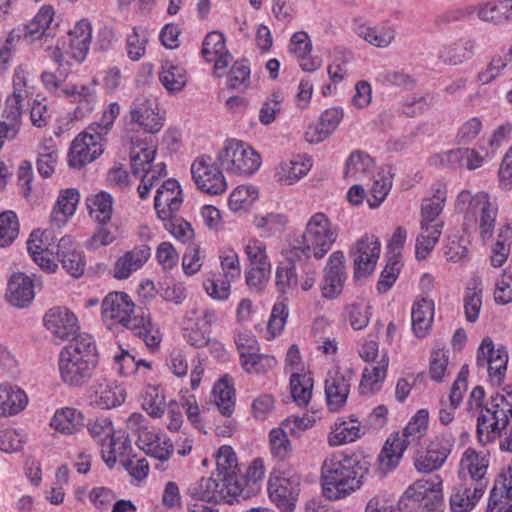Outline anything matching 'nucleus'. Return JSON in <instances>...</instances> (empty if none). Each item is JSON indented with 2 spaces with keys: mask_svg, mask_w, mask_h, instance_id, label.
I'll use <instances>...</instances> for the list:
<instances>
[{
  "mask_svg": "<svg viewBox=\"0 0 512 512\" xmlns=\"http://www.w3.org/2000/svg\"><path fill=\"white\" fill-rule=\"evenodd\" d=\"M380 255V242L374 235L365 234L351 250L354 265V278L368 277L375 269Z\"/></svg>",
  "mask_w": 512,
  "mask_h": 512,
  "instance_id": "15",
  "label": "nucleus"
},
{
  "mask_svg": "<svg viewBox=\"0 0 512 512\" xmlns=\"http://www.w3.org/2000/svg\"><path fill=\"white\" fill-rule=\"evenodd\" d=\"M311 50L312 43L306 32L298 31L292 35L289 51L298 59L300 67L306 72L316 71L322 64L320 59L308 57Z\"/></svg>",
  "mask_w": 512,
  "mask_h": 512,
  "instance_id": "28",
  "label": "nucleus"
},
{
  "mask_svg": "<svg viewBox=\"0 0 512 512\" xmlns=\"http://www.w3.org/2000/svg\"><path fill=\"white\" fill-rule=\"evenodd\" d=\"M258 198V193L254 187L238 186L230 194L228 206L233 212L247 210Z\"/></svg>",
  "mask_w": 512,
  "mask_h": 512,
  "instance_id": "62",
  "label": "nucleus"
},
{
  "mask_svg": "<svg viewBox=\"0 0 512 512\" xmlns=\"http://www.w3.org/2000/svg\"><path fill=\"white\" fill-rule=\"evenodd\" d=\"M429 422V412L427 409H420L411 418L400 438V442H403L407 448L409 445H418L422 437L426 434Z\"/></svg>",
  "mask_w": 512,
  "mask_h": 512,
  "instance_id": "43",
  "label": "nucleus"
},
{
  "mask_svg": "<svg viewBox=\"0 0 512 512\" xmlns=\"http://www.w3.org/2000/svg\"><path fill=\"white\" fill-rule=\"evenodd\" d=\"M44 326L53 337L59 341H67L77 338L79 330L78 319L75 314L66 307L50 308L43 317Z\"/></svg>",
  "mask_w": 512,
  "mask_h": 512,
  "instance_id": "18",
  "label": "nucleus"
},
{
  "mask_svg": "<svg viewBox=\"0 0 512 512\" xmlns=\"http://www.w3.org/2000/svg\"><path fill=\"white\" fill-rule=\"evenodd\" d=\"M50 426L61 434L72 435L84 426V418L77 409L65 407L55 412Z\"/></svg>",
  "mask_w": 512,
  "mask_h": 512,
  "instance_id": "36",
  "label": "nucleus"
},
{
  "mask_svg": "<svg viewBox=\"0 0 512 512\" xmlns=\"http://www.w3.org/2000/svg\"><path fill=\"white\" fill-rule=\"evenodd\" d=\"M217 477L220 480L239 485L243 491L247 484V479L242 475L237 463V456L230 446H221L216 456Z\"/></svg>",
  "mask_w": 512,
  "mask_h": 512,
  "instance_id": "24",
  "label": "nucleus"
},
{
  "mask_svg": "<svg viewBox=\"0 0 512 512\" xmlns=\"http://www.w3.org/2000/svg\"><path fill=\"white\" fill-rule=\"evenodd\" d=\"M56 255L65 271L74 278L83 275L85 270V256L77 249L68 236L62 237L57 245Z\"/></svg>",
  "mask_w": 512,
  "mask_h": 512,
  "instance_id": "25",
  "label": "nucleus"
},
{
  "mask_svg": "<svg viewBox=\"0 0 512 512\" xmlns=\"http://www.w3.org/2000/svg\"><path fill=\"white\" fill-rule=\"evenodd\" d=\"M300 493V476L292 472H283L280 476L270 477L268 494L273 503L284 512L294 510Z\"/></svg>",
  "mask_w": 512,
  "mask_h": 512,
  "instance_id": "11",
  "label": "nucleus"
},
{
  "mask_svg": "<svg viewBox=\"0 0 512 512\" xmlns=\"http://www.w3.org/2000/svg\"><path fill=\"white\" fill-rule=\"evenodd\" d=\"M98 365V352L90 334H78L75 341L59 353L58 370L60 379L69 387H82L93 376Z\"/></svg>",
  "mask_w": 512,
  "mask_h": 512,
  "instance_id": "3",
  "label": "nucleus"
},
{
  "mask_svg": "<svg viewBox=\"0 0 512 512\" xmlns=\"http://www.w3.org/2000/svg\"><path fill=\"white\" fill-rule=\"evenodd\" d=\"M432 191V197L423 199L421 204V229L433 227L435 223H438L437 217L442 212L447 198V190L444 185L437 184L432 187Z\"/></svg>",
  "mask_w": 512,
  "mask_h": 512,
  "instance_id": "31",
  "label": "nucleus"
},
{
  "mask_svg": "<svg viewBox=\"0 0 512 512\" xmlns=\"http://www.w3.org/2000/svg\"><path fill=\"white\" fill-rule=\"evenodd\" d=\"M474 13L480 20L496 25L512 20V0H490L479 3L476 6H467L451 11L447 17L457 21L470 17Z\"/></svg>",
  "mask_w": 512,
  "mask_h": 512,
  "instance_id": "8",
  "label": "nucleus"
},
{
  "mask_svg": "<svg viewBox=\"0 0 512 512\" xmlns=\"http://www.w3.org/2000/svg\"><path fill=\"white\" fill-rule=\"evenodd\" d=\"M19 223L13 211H5L0 214V247H7L17 238Z\"/></svg>",
  "mask_w": 512,
  "mask_h": 512,
  "instance_id": "64",
  "label": "nucleus"
},
{
  "mask_svg": "<svg viewBox=\"0 0 512 512\" xmlns=\"http://www.w3.org/2000/svg\"><path fill=\"white\" fill-rule=\"evenodd\" d=\"M361 427L357 420H338L331 427L327 442L330 447H337L360 438Z\"/></svg>",
  "mask_w": 512,
  "mask_h": 512,
  "instance_id": "39",
  "label": "nucleus"
},
{
  "mask_svg": "<svg viewBox=\"0 0 512 512\" xmlns=\"http://www.w3.org/2000/svg\"><path fill=\"white\" fill-rule=\"evenodd\" d=\"M137 446L143 450L146 455L159 461L155 468L165 471V463L171 458L174 452V445L170 438L160 435L155 430L143 431L136 440Z\"/></svg>",
  "mask_w": 512,
  "mask_h": 512,
  "instance_id": "20",
  "label": "nucleus"
},
{
  "mask_svg": "<svg viewBox=\"0 0 512 512\" xmlns=\"http://www.w3.org/2000/svg\"><path fill=\"white\" fill-rule=\"evenodd\" d=\"M216 406L223 416L229 417L234 412L235 391L226 379H220L213 387Z\"/></svg>",
  "mask_w": 512,
  "mask_h": 512,
  "instance_id": "52",
  "label": "nucleus"
},
{
  "mask_svg": "<svg viewBox=\"0 0 512 512\" xmlns=\"http://www.w3.org/2000/svg\"><path fill=\"white\" fill-rule=\"evenodd\" d=\"M343 118L341 108L332 107L326 109L320 116L315 127H310L305 133V138L310 143H319L331 135L340 124Z\"/></svg>",
  "mask_w": 512,
  "mask_h": 512,
  "instance_id": "30",
  "label": "nucleus"
},
{
  "mask_svg": "<svg viewBox=\"0 0 512 512\" xmlns=\"http://www.w3.org/2000/svg\"><path fill=\"white\" fill-rule=\"evenodd\" d=\"M217 161L228 173L245 176L254 174L261 165L260 155L251 146L235 139L225 142Z\"/></svg>",
  "mask_w": 512,
  "mask_h": 512,
  "instance_id": "6",
  "label": "nucleus"
},
{
  "mask_svg": "<svg viewBox=\"0 0 512 512\" xmlns=\"http://www.w3.org/2000/svg\"><path fill=\"white\" fill-rule=\"evenodd\" d=\"M405 449L403 442H400L399 435L388 438L377 458L379 472L385 475L396 468Z\"/></svg>",
  "mask_w": 512,
  "mask_h": 512,
  "instance_id": "41",
  "label": "nucleus"
},
{
  "mask_svg": "<svg viewBox=\"0 0 512 512\" xmlns=\"http://www.w3.org/2000/svg\"><path fill=\"white\" fill-rule=\"evenodd\" d=\"M283 427L274 428L269 433L270 452L274 458L280 461L287 460L293 451L290 439Z\"/></svg>",
  "mask_w": 512,
  "mask_h": 512,
  "instance_id": "55",
  "label": "nucleus"
},
{
  "mask_svg": "<svg viewBox=\"0 0 512 512\" xmlns=\"http://www.w3.org/2000/svg\"><path fill=\"white\" fill-rule=\"evenodd\" d=\"M102 320L109 329L120 325L141 338L150 349L157 348L162 341L159 327L152 322L148 309L135 307L125 292H110L101 305Z\"/></svg>",
  "mask_w": 512,
  "mask_h": 512,
  "instance_id": "1",
  "label": "nucleus"
},
{
  "mask_svg": "<svg viewBox=\"0 0 512 512\" xmlns=\"http://www.w3.org/2000/svg\"><path fill=\"white\" fill-rule=\"evenodd\" d=\"M183 203L180 184L175 179H168L157 189L154 208L159 219H170L177 214Z\"/></svg>",
  "mask_w": 512,
  "mask_h": 512,
  "instance_id": "22",
  "label": "nucleus"
},
{
  "mask_svg": "<svg viewBox=\"0 0 512 512\" xmlns=\"http://www.w3.org/2000/svg\"><path fill=\"white\" fill-rule=\"evenodd\" d=\"M164 228L178 241L189 244L194 238V230L191 224L177 214H172L170 219H160Z\"/></svg>",
  "mask_w": 512,
  "mask_h": 512,
  "instance_id": "58",
  "label": "nucleus"
},
{
  "mask_svg": "<svg viewBox=\"0 0 512 512\" xmlns=\"http://www.w3.org/2000/svg\"><path fill=\"white\" fill-rule=\"evenodd\" d=\"M369 467L367 457L357 453L327 458L321 467L324 496L329 500H337L359 489Z\"/></svg>",
  "mask_w": 512,
  "mask_h": 512,
  "instance_id": "2",
  "label": "nucleus"
},
{
  "mask_svg": "<svg viewBox=\"0 0 512 512\" xmlns=\"http://www.w3.org/2000/svg\"><path fill=\"white\" fill-rule=\"evenodd\" d=\"M309 157L298 155L295 158L280 163L275 177L283 185H292L304 177L311 169Z\"/></svg>",
  "mask_w": 512,
  "mask_h": 512,
  "instance_id": "32",
  "label": "nucleus"
},
{
  "mask_svg": "<svg viewBox=\"0 0 512 512\" xmlns=\"http://www.w3.org/2000/svg\"><path fill=\"white\" fill-rule=\"evenodd\" d=\"M482 307V288L480 282L474 280L472 287H467L464 297L466 320L473 323L478 317Z\"/></svg>",
  "mask_w": 512,
  "mask_h": 512,
  "instance_id": "60",
  "label": "nucleus"
},
{
  "mask_svg": "<svg viewBox=\"0 0 512 512\" xmlns=\"http://www.w3.org/2000/svg\"><path fill=\"white\" fill-rule=\"evenodd\" d=\"M129 117L132 123L138 124L149 133H157L163 127L157 99L152 95H138L130 106Z\"/></svg>",
  "mask_w": 512,
  "mask_h": 512,
  "instance_id": "16",
  "label": "nucleus"
},
{
  "mask_svg": "<svg viewBox=\"0 0 512 512\" xmlns=\"http://www.w3.org/2000/svg\"><path fill=\"white\" fill-rule=\"evenodd\" d=\"M483 160V157L474 149L457 148L433 155L430 157L429 163L450 168L474 170L482 166Z\"/></svg>",
  "mask_w": 512,
  "mask_h": 512,
  "instance_id": "23",
  "label": "nucleus"
},
{
  "mask_svg": "<svg viewBox=\"0 0 512 512\" xmlns=\"http://www.w3.org/2000/svg\"><path fill=\"white\" fill-rule=\"evenodd\" d=\"M488 465L489 459L472 448L466 449L460 460L461 470H466L473 481L484 480Z\"/></svg>",
  "mask_w": 512,
  "mask_h": 512,
  "instance_id": "46",
  "label": "nucleus"
},
{
  "mask_svg": "<svg viewBox=\"0 0 512 512\" xmlns=\"http://www.w3.org/2000/svg\"><path fill=\"white\" fill-rule=\"evenodd\" d=\"M156 155V147L147 143L134 146L130 152L131 167L135 175L153 167L152 162Z\"/></svg>",
  "mask_w": 512,
  "mask_h": 512,
  "instance_id": "54",
  "label": "nucleus"
},
{
  "mask_svg": "<svg viewBox=\"0 0 512 512\" xmlns=\"http://www.w3.org/2000/svg\"><path fill=\"white\" fill-rule=\"evenodd\" d=\"M27 403L28 399L23 390L8 383L0 385V417L19 413Z\"/></svg>",
  "mask_w": 512,
  "mask_h": 512,
  "instance_id": "34",
  "label": "nucleus"
},
{
  "mask_svg": "<svg viewBox=\"0 0 512 512\" xmlns=\"http://www.w3.org/2000/svg\"><path fill=\"white\" fill-rule=\"evenodd\" d=\"M193 180L199 190L209 195H220L227 189L222 171L210 156H200L191 165Z\"/></svg>",
  "mask_w": 512,
  "mask_h": 512,
  "instance_id": "9",
  "label": "nucleus"
},
{
  "mask_svg": "<svg viewBox=\"0 0 512 512\" xmlns=\"http://www.w3.org/2000/svg\"><path fill=\"white\" fill-rule=\"evenodd\" d=\"M303 260L306 258H297L292 255V249L289 254V264L277 268L276 284L278 289L285 293L287 289L294 288L298 284L297 269L303 266Z\"/></svg>",
  "mask_w": 512,
  "mask_h": 512,
  "instance_id": "48",
  "label": "nucleus"
},
{
  "mask_svg": "<svg viewBox=\"0 0 512 512\" xmlns=\"http://www.w3.org/2000/svg\"><path fill=\"white\" fill-rule=\"evenodd\" d=\"M189 491L193 498L214 503H232L243 493L238 484L220 480V477H203Z\"/></svg>",
  "mask_w": 512,
  "mask_h": 512,
  "instance_id": "12",
  "label": "nucleus"
},
{
  "mask_svg": "<svg viewBox=\"0 0 512 512\" xmlns=\"http://www.w3.org/2000/svg\"><path fill=\"white\" fill-rule=\"evenodd\" d=\"M313 378L309 373L293 372L290 376V392L298 406L305 407L312 397Z\"/></svg>",
  "mask_w": 512,
  "mask_h": 512,
  "instance_id": "47",
  "label": "nucleus"
},
{
  "mask_svg": "<svg viewBox=\"0 0 512 512\" xmlns=\"http://www.w3.org/2000/svg\"><path fill=\"white\" fill-rule=\"evenodd\" d=\"M374 161L366 153L354 151L346 161L344 176L346 179L358 180L367 176L373 168Z\"/></svg>",
  "mask_w": 512,
  "mask_h": 512,
  "instance_id": "50",
  "label": "nucleus"
},
{
  "mask_svg": "<svg viewBox=\"0 0 512 512\" xmlns=\"http://www.w3.org/2000/svg\"><path fill=\"white\" fill-rule=\"evenodd\" d=\"M54 9L51 6H43L34 18L25 26V37L30 40L40 39L42 37L54 36Z\"/></svg>",
  "mask_w": 512,
  "mask_h": 512,
  "instance_id": "33",
  "label": "nucleus"
},
{
  "mask_svg": "<svg viewBox=\"0 0 512 512\" xmlns=\"http://www.w3.org/2000/svg\"><path fill=\"white\" fill-rule=\"evenodd\" d=\"M159 80L168 92L177 93L186 86L187 73L182 65L165 60L161 65Z\"/></svg>",
  "mask_w": 512,
  "mask_h": 512,
  "instance_id": "37",
  "label": "nucleus"
},
{
  "mask_svg": "<svg viewBox=\"0 0 512 512\" xmlns=\"http://www.w3.org/2000/svg\"><path fill=\"white\" fill-rule=\"evenodd\" d=\"M345 268L344 253L340 250L331 253L323 269L320 285L324 298L335 299L342 293L347 278Z\"/></svg>",
  "mask_w": 512,
  "mask_h": 512,
  "instance_id": "17",
  "label": "nucleus"
},
{
  "mask_svg": "<svg viewBox=\"0 0 512 512\" xmlns=\"http://www.w3.org/2000/svg\"><path fill=\"white\" fill-rule=\"evenodd\" d=\"M405 496L419 503L426 512H439L443 504L442 479L439 475L419 479L407 488Z\"/></svg>",
  "mask_w": 512,
  "mask_h": 512,
  "instance_id": "14",
  "label": "nucleus"
},
{
  "mask_svg": "<svg viewBox=\"0 0 512 512\" xmlns=\"http://www.w3.org/2000/svg\"><path fill=\"white\" fill-rule=\"evenodd\" d=\"M396 28L390 24L376 26L361 25L357 28V35L369 44L379 47H388L396 37Z\"/></svg>",
  "mask_w": 512,
  "mask_h": 512,
  "instance_id": "38",
  "label": "nucleus"
},
{
  "mask_svg": "<svg viewBox=\"0 0 512 512\" xmlns=\"http://www.w3.org/2000/svg\"><path fill=\"white\" fill-rule=\"evenodd\" d=\"M508 363V353L504 347L494 348L490 337L483 338L477 351V366L486 367L492 381L500 384Z\"/></svg>",
  "mask_w": 512,
  "mask_h": 512,
  "instance_id": "19",
  "label": "nucleus"
},
{
  "mask_svg": "<svg viewBox=\"0 0 512 512\" xmlns=\"http://www.w3.org/2000/svg\"><path fill=\"white\" fill-rule=\"evenodd\" d=\"M240 364L243 370L248 374L263 375L274 369L277 360L274 356L262 354L258 351L242 355Z\"/></svg>",
  "mask_w": 512,
  "mask_h": 512,
  "instance_id": "45",
  "label": "nucleus"
},
{
  "mask_svg": "<svg viewBox=\"0 0 512 512\" xmlns=\"http://www.w3.org/2000/svg\"><path fill=\"white\" fill-rule=\"evenodd\" d=\"M283 101V93L279 90L273 91L261 105L258 116L259 122L265 126L273 123L281 112Z\"/></svg>",
  "mask_w": 512,
  "mask_h": 512,
  "instance_id": "59",
  "label": "nucleus"
},
{
  "mask_svg": "<svg viewBox=\"0 0 512 512\" xmlns=\"http://www.w3.org/2000/svg\"><path fill=\"white\" fill-rule=\"evenodd\" d=\"M338 234V226L325 213L317 212L309 218L300 244L292 248V255L298 259L320 260L330 251Z\"/></svg>",
  "mask_w": 512,
  "mask_h": 512,
  "instance_id": "4",
  "label": "nucleus"
},
{
  "mask_svg": "<svg viewBox=\"0 0 512 512\" xmlns=\"http://www.w3.org/2000/svg\"><path fill=\"white\" fill-rule=\"evenodd\" d=\"M59 151L52 139L46 140L38 148L37 170L44 177H50L58 162Z\"/></svg>",
  "mask_w": 512,
  "mask_h": 512,
  "instance_id": "49",
  "label": "nucleus"
},
{
  "mask_svg": "<svg viewBox=\"0 0 512 512\" xmlns=\"http://www.w3.org/2000/svg\"><path fill=\"white\" fill-rule=\"evenodd\" d=\"M88 208L91 217L100 225H105L112 217L113 197L108 192L101 191L89 199Z\"/></svg>",
  "mask_w": 512,
  "mask_h": 512,
  "instance_id": "51",
  "label": "nucleus"
},
{
  "mask_svg": "<svg viewBox=\"0 0 512 512\" xmlns=\"http://www.w3.org/2000/svg\"><path fill=\"white\" fill-rule=\"evenodd\" d=\"M474 54V41L461 38L442 46L440 59L450 65H458L470 59Z\"/></svg>",
  "mask_w": 512,
  "mask_h": 512,
  "instance_id": "40",
  "label": "nucleus"
},
{
  "mask_svg": "<svg viewBox=\"0 0 512 512\" xmlns=\"http://www.w3.org/2000/svg\"><path fill=\"white\" fill-rule=\"evenodd\" d=\"M79 202V192L76 189L69 188L63 191L53 209L51 220L60 226L65 223L69 216H72Z\"/></svg>",
  "mask_w": 512,
  "mask_h": 512,
  "instance_id": "44",
  "label": "nucleus"
},
{
  "mask_svg": "<svg viewBox=\"0 0 512 512\" xmlns=\"http://www.w3.org/2000/svg\"><path fill=\"white\" fill-rule=\"evenodd\" d=\"M352 374L336 370L329 372L325 379V397L327 408L331 412L341 411L350 393Z\"/></svg>",
  "mask_w": 512,
  "mask_h": 512,
  "instance_id": "21",
  "label": "nucleus"
},
{
  "mask_svg": "<svg viewBox=\"0 0 512 512\" xmlns=\"http://www.w3.org/2000/svg\"><path fill=\"white\" fill-rule=\"evenodd\" d=\"M443 223H435L433 227L421 229L416 239L415 255L419 260L425 259L434 249L442 233Z\"/></svg>",
  "mask_w": 512,
  "mask_h": 512,
  "instance_id": "53",
  "label": "nucleus"
},
{
  "mask_svg": "<svg viewBox=\"0 0 512 512\" xmlns=\"http://www.w3.org/2000/svg\"><path fill=\"white\" fill-rule=\"evenodd\" d=\"M388 365L389 357L383 353L376 365L364 368L359 386L362 394H373L380 389L386 378Z\"/></svg>",
  "mask_w": 512,
  "mask_h": 512,
  "instance_id": "35",
  "label": "nucleus"
},
{
  "mask_svg": "<svg viewBox=\"0 0 512 512\" xmlns=\"http://www.w3.org/2000/svg\"><path fill=\"white\" fill-rule=\"evenodd\" d=\"M131 449V441L124 432H118L108 442L107 450L101 449L102 458L108 467H113L116 463L117 455L123 456Z\"/></svg>",
  "mask_w": 512,
  "mask_h": 512,
  "instance_id": "57",
  "label": "nucleus"
},
{
  "mask_svg": "<svg viewBox=\"0 0 512 512\" xmlns=\"http://www.w3.org/2000/svg\"><path fill=\"white\" fill-rule=\"evenodd\" d=\"M433 311L434 307L431 301L421 299L414 303L411 312L412 329L418 338H423L428 334L433 321Z\"/></svg>",
  "mask_w": 512,
  "mask_h": 512,
  "instance_id": "42",
  "label": "nucleus"
},
{
  "mask_svg": "<svg viewBox=\"0 0 512 512\" xmlns=\"http://www.w3.org/2000/svg\"><path fill=\"white\" fill-rule=\"evenodd\" d=\"M34 286V281L25 274H13L8 282L7 301L15 307L27 306L34 298Z\"/></svg>",
  "mask_w": 512,
  "mask_h": 512,
  "instance_id": "27",
  "label": "nucleus"
},
{
  "mask_svg": "<svg viewBox=\"0 0 512 512\" xmlns=\"http://www.w3.org/2000/svg\"><path fill=\"white\" fill-rule=\"evenodd\" d=\"M401 267L402 263L399 259V253H393V255L388 256L386 265L377 283V291L380 294H384L392 288L398 279Z\"/></svg>",
  "mask_w": 512,
  "mask_h": 512,
  "instance_id": "56",
  "label": "nucleus"
},
{
  "mask_svg": "<svg viewBox=\"0 0 512 512\" xmlns=\"http://www.w3.org/2000/svg\"><path fill=\"white\" fill-rule=\"evenodd\" d=\"M151 249L148 245H140L126 252L114 265V277L126 279L132 272L138 270L149 259Z\"/></svg>",
  "mask_w": 512,
  "mask_h": 512,
  "instance_id": "29",
  "label": "nucleus"
},
{
  "mask_svg": "<svg viewBox=\"0 0 512 512\" xmlns=\"http://www.w3.org/2000/svg\"><path fill=\"white\" fill-rule=\"evenodd\" d=\"M92 389L95 394V403L102 409H111L121 405L126 398L125 389L116 381L106 378L98 379Z\"/></svg>",
  "mask_w": 512,
  "mask_h": 512,
  "instance_id": "26",
  "label": "nucleus"
},
{
  "mask_svg": "<svg viewBox=\"0 0 512 512\" xmlns=\"http://www.w3.org/2000/svg\"><path fill=\"white\" fill-rule=\"evenodd\" d=\"M512 417V394L496 393L491 396L489 403L481 410L477 419V436L481 443L486 444L495 440L506 428Z\"/></svg>",
  "mask_w": 512,
  "mask_h": 512,
  "instance_id": "5",
  "label": "nucleus"
},
{
  "mask_svg": "<svg viewBox=\"0 0 512 512\" xmlns=\"http://www.w3.org/2000/svg\"><path fill=\"white\" fill-rule=\"evenodd\" d=\"M458 201L468 202L467 214L475 217L478 221L481 238H490L494 231L498 209L490 203L488 195L478 193L472 196L469 191H462L458 196Z\"/></svg>",
  "mask_w": 512,
  "mask_h": 512,
  "instance_id": "10",
  "label": "nucleus"
},
{
  "mask_svg": "<svg viewBox=\"0 0 512 512\" xmlns=\"http://www.w3.org/2000/svg\"><path fill=\"white\" fill-rule=\"evenodd\" d=\"M106 139L92 132L87 127L71 142L68 152V164L80 169L96 160L103 152Z\"/></svg>",
  "mask_w": 512,
  "mask_h": 512,
  "instance_id": "7",
  "label": "nucleus"
},
{
  "mask_svg": "<svg viewBox=\"0 0 512 512\" xmlns=\"http://www.w3.org/2000/svg\"><path fill=\"white\" fill-rule=\"evenodd\" d=\"M250 72L247 60L236 61L227 77L228 88L239 91L246 90L250 86Z\"/></svg>",
  "mask_w": 512,
  "mask_h": 512,
  "instance_id": "61",
  "label": "nucleus"
},
{
  "mask_svg": "<svg viewBox=\"0 0 512 512\" xmlns=\"http://www.w3.org/2000/svg\"><path fill=\"white\" fill-rule=\"evenodd\" d=\"M455 439L449 433L436 435L428 444L426 451L415 458L414 466L420 473H432L446 462L454 447Z\"/></svg>",
  "mask_w": 512,
  "mask_h": 512,
  "instance_id": "13",
  "label": "nucleus"
},
{
  "mask_svg": "<svg viewBox=\"0 0 512 512\" xmlns=\"http://www.w3.org/2000/svg\"><path fill=\"white\" fill-rule=\"evenodd\" d=\"M144 410L152 417H161L166 409L163 390L157 386H148L143 400Z\"/></svg>",
  "mask_w": 512,
  "mask_h": 512,
  "instance_id": "63",
  "label": "nucleus"
}]
</instances>
